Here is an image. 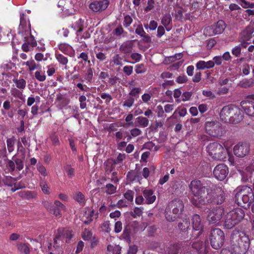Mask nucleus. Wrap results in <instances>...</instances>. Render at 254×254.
Returning a JSON list of instances; mask_svg holds the SVG:
<instances>
[{
    "label": "nucleus",
    "instance_id": "nucleus-1",
    "mask_svg": "<svg viewBox=\"0 0 254 254\" xmlns=\"http://www.w3.org/2000/svg\"><path fill=\"white\" fill-rule=\"evenodd\" d=\"M192 196L190 202L196 207L209 204H221L226 199V194L219 186L206 188L199 180H193L189 186Z\"/></svg>",
    "mask_w": 254,
    "mask_h": 254
},
{
    "label": "nucleus",
    "instance_id": "nucleus-2",
    "mask_svg": "<svg viewBox=\"0 0 254 254\" xmlns=\"http://www.w3.org/2000/svg\"><path fill=\"white\" fill-rule=\"evenodd\" d=\"M251 244L249 236L245 232L235 230L230 237V246L235 254H246Z\"/></svg>",
    "mask_w": 254,
    "mask_h": 254
},
{
    "label": "nucleus",
    "instance_id": "nucleus-3",
    "mask_svg": "<svg viewBox=\"0 0 254 254\" xmlns=\"http://www.w3.org/2000/svg\"><path fill=\"white\" fill-rule=\"evenodd\" d=\"M235 199L239 206L249 208L254 202V193L252 188L247 186L242 187L236 193Z\"/></svg>",
    "mask_w": 254,
    "mask_h": 254
},
{
    "label": "nucleus",
    "instance_id": "nucleus-4",
    "mask_svg": "<svg viewBox=\"0 0 254 254\" xmlns=\"http://www.w3.org/2000/svg\"><path fill=\"white\" fill-rule=\"evenodd\" d=\"M240 110L236 106L229 105L223 107L220 117L225 123L234 124L240 120Z\"/></svg>",
    "mask_w": 254,
    "mask_h": 254
},
{
    "label": "nucleus",
    "instance_id": "nucleus-5",
    "mask_svg": "<svg viewBox=\"0 0 254 254\" xmlns=\"http://www.w3.org/2000/svg\"><path fill=\"white\" fill-rule=\"evenodd\" d=\"M184 209L182 200L176 199L169 203L165 209V217L169 222L175 221Z\"/></svg>",
    "mask_w": 254,
    "mask_h": 254
},
{
    "label": "nucleus",
    "instance_id": "nucleus-6",
    "mask_svg": "<svg viewBox=\"0 0 254 254\" xmlns=\"http://www.w3.org/2000/svg\"><path fill=\"white\" fill-rule=\"evenodd\" d=\"M245 213L243 209L237 208L229 212L224 221V227L228 229L233 228L244 218Z\"/></svg>",
    "mask_w": 254,
    "mask_h": 254
},
{
    "label": "nucleus",
    "instance_id": "nucleus-7",
    "mask_svg": "<svg viewBox=\"0 0 254 254\" xmlns=\"http://www.w3.org/2000/svg\"><path fill=\"white\" fill-rule=\"evenodd\" d=\"M225 235L219 228H214L211 230L209 235V241L212 248L215 250L220 249L223 245Z\"/></svg>",
    "mask_w": 254,
    "mask_h": 254
},
{
    "label": "nucleus",
    "instance_id": "nucleus-8",
    "mask_svg": "<svg viewBox=\"0 0 254 254\" xmlns=\"http://www.w3.org/2000/svg\"><path fill=\"white\" fill-rule=\"evenodd\" d=\"M207 149L209 155L214 160H222L225 158L226 151L220 144L217 142L210 143Z\"/></svg>",
    "mask_w": 254,
    "mask_h": 254
},
{
    "label": "nucleus",
    "instance_id": "nucleus-9",
    "mask_svg": "<svg viewBox=\"0 0 254 254\" xmlns=\"http://www.w3.org/2000/svg\"><path fill=\"white\" fill-rule=\"evenodd\" d=\"M207 133L214 137H220L225 134V129L218 122H206L205 125Z\"/></svg>",
    "mask_w": 254,
    "mask_h": 254
},
{
    "label": "nucleus",
    "instance_id": "nucleus-10",
    "mask_svg": "<svg viewBox=\"0 0 254 254\" xmlns=\"http://www.w3.org/2000/svg\"><path fill=\"white\" fill-rule=\"evenodd\" d=\"M207 212V220L210 224H216L220 222L224 214V209L221 207L209 209Z\"/></svg>",
    "mask_w": 254,
    "mask_h": 254
},
{
    "label": "nucleus",
    "instance_id": "nucleus-11",
    "mask_svg": "<svg viewBox=\"0 0 254 254\" xmlns=\"http://www.w3.org/2000/svg\"><path fill=\"white\" fill-rule=\"evenodd\" d=\"M73 237L72 231L65 228H60L58 229L57 233L54 238V244H58V241L65 240L66 243H69Z\"/></svg>",
    "mask_w": 254,
    "mask_h": 254
},
{
    "label": "nucleus",
    "instance_id": "nucleus-12",
    "mask_svg": "<svg viewBox=\"0 0 254 254\" xmlns=\"http://www.w3.org/2000/svg\"><path fill=\"white\" fill-rule=\"evenodd\" d=\"M225 28V23L223 20H219L217 23L205 28L204 33L206 35L212 36L221 34Z\"/></svg>",
    "mask_w": 254,
    "mask_h": 254
},
{
    "label": "nucleus",
    "instance_id": "nucleus-13",
    "mask_svg": "<svg viewBox=\"0 0 254 254\" xmlns=\"http://www.w3.org/2000/svg\"><path fill=\"white\" fill-rule=\"evenodd\" d=\"M250 145L247 142H239L234 147V153L238 157H244L250 152Z\"/></svg>",
    "mask_w": 254,
    "mask_h": 254
},
{
    "label": "nucleus",
    "instance_id": "nucleus-14",
    "mask_svg": "<svg viewBox=\"0 0 254 254\" xmlns=\"http://www.w3.org/2000/svg\"><path fill=\"white\" fill-rule=\"evenodd\" d=\"M19 33L24 34H30L31 24L28 16L24 14H20Z\"/></svg>",
    "mask_w": 254,
    "mask_h": 254
},
{
    "label": "nucleus",
    "instance_id": "nucleus-15",
    "mask_svg": "<svg viewBox=\"0 0 254 254\" xmlns=\"http://www.w3.org/2000/svg\"><path fill=\"white\" fill-rule=\"evenodd\" d=\"M229 173L228 168L224 164H220L217 165L213 170L214 177L220 181L224 180Z\"/></svg>",
    "mask_w": 254,
    "mask_h": 254
},
{
    "label": "nucleus",
    "instance_id": "nucleus-16",
    "mask_svg": "<svg viewBox=\"0 0 254 254\" xmlns=\"http://www.w3.org/2000/svg\"><path fill=\"white\" fill-rule=\"evenodd\" d=\"M191 223L194 232H197L195 234L196 237H197L201 235L203 232L204 226L200 216L197 214H193L191 218Z\"/></svg>",
    "mask_w": 254,
    "mask_h": 254
},
{
    "label": "nucleus",
    "instance_id": "nucleus-17",
    "mask_svg": "<svg viewBox=\"0 0 254 254\" xmlns=\"http://www.w3.org/2000/svg\"><path fill=\"white\" fill-rule=\"evenodd\" d=\"M108 4V0H94L90 3L89 7L94 12H101L105 10Z\"/></svg>",
    "mask_w": 254,
    "mask_h": 254
},
{
    "label": "nucleus",
    "instance_id": "nucleus-18",
    "mask_svg": "<svg viewBox=\"0 0 254 254\" xmlns=\"http://www.w3.org/2000/svg\"><path fill=\"white\" fill-rule=\"evenodd\" d=\"M241 106L246 114L250 116H254V100L242 101Z\"/></svg>",
    "mask_w": 254,
    "mask_h": 254
},
{
    "label": "nucleus",
    "instance_id": "nucleus-19",
    "mask_svg": "<svg viewBox=\"0 0 254 254\" xmlns=\"http://www.w3.org/2000/svg\"><path fill=\"white\" fill-rule=\"evenodd\" d=\"M51 209L50 213L53 214L57 217L60 218L62 215L61 211L65 209V206L60 201L57 200L54 201Z\"/></svg>",
    "mask_w": 254,
    "mask_h": 254
},
{
    "label": "nucleus",
    "instance_id": "nucleus-20",
    "mask_svg": "<svg viewBox=\"0 0 254 254\" xmlns=\"http://www.w3.org/2000/svg\"><path fill=\"white\" fill-rule=\"evenodd\" d=\"M254 32V28L253 26L249 25L246 27V28L240 33V39H243L245 41H251L253 34Z\"/></svg>",
    "mask_w": 254,
    "mask_h": 254
},
{
    "label": "nucleus",
    "instance_id": "nucleus-21",
    "mask_svg": "<svg viewBox=\"0 0 254 254\" xmlns=\"http://www.w3.org/2000/svg\"><path fill=\"white\" fill-rule=\"evenodd\" d=\"M133 42L131 40H127L123 43L120 47V51L123 54H130L133 47Z\"/></svg>",
    "mask_w": 254,
    "mask_h": 254
},
{
    "label": "nucleus",
    "instance_id": "nucleus-22",
    "mask_svg": "<svg viewBox=\"0 0 254 254\" xmlns=\"http://www.w3.org/2000/svg\"><path fill=\"white\" fill-rule=\"evenodd\" d=\"M142 194L146 199V203L148 204L153 203L156 200V197L152 190L145 189L142 191Z\"/></svg>",
    "mask_w": 254,
    "mask_h": 254
},
{
    "label": "nucleus",
    "instance_id": "nucleus-23",
    "mask_svg": "<svg viewBox=\"0 0 254 254\" xmlns=\"http://www.w3.org/2000/svg\"><path fill=\"white\" fill-rule=\"evenodd\" d=\"M136 229V224L132 223L127 225L125 227L123 236L126 239L130 238V236L132 232L135 233Z\"/></svg>",
    "mask_w": 254,
    "mask_h": 254
},
{
    "label": "nucleus",
    "instance_id": "nucleus-24",
    "mask_svg": "<svg viewBox=\"0 0 254 254\" xmlns=\"http://www.w3.org/2000/svg\"><path fill=\"white\" fill-rule=\"evenodd\" d=\"M190 219L187 216L182 219L178 223V226L179 230L182 232H186L190 227Z\"/></svg>",
    "mask_w": 254,
    "mask_h": 254
},
{
    "label": "nucleus",
    "instance_id": "nucleus-25",
    "mask_svg": "<svg viewBox=\"0 0 254 254\" xmlns=\"http://www.w3.org/2000/svg\"><path fill=\"white\" fill-rule=\"evenodd\" d=\"M149 125L148 119L143 116H139L136 118L135 126L140 127H147Z\"/></svg>",
    "mask_w": 254,
    "mask_h": 254
},
{
    "label": "nucleus",
    "instance_id": "nucleus-26",
    "mask_svg": "<svg viewBox=\"0 0 254 254\" xmlns=\"http://www.w3.org/2000/svg\"><path fill=\"white\" fill-rule=\"evenodd\" d=\"M58 48L61 52L67 55L71 54L73 51L72 47L66 43H61L59 44Z\"/></svg>",
    "mask_w": 254,
    "mask_h": 254
},
{
    "label": "nucleus",
    "instance_id": "nucleus-27",
    "mask_svg": "<svg viewBox=\"0 0 254 254\" xmlns=\"http://www.w3.org/2000/svg\"><path fill=\"white\" fill-rule=\"evenodd\" d=\"M204 244L203 241L198 240L194 242L192 244V248L196 251L198 254H203Z\"/></svg>",
    "mask_w": 254,
    "mask_h": 254
},
{
    "label": "nucleus",
    "instance_id": "nucleus-28",
    "mask_svg": "<svg viewBox=\"0 0 254 254\" xmlns=\"http://www.w3.org/2000/svg\"><path fill=\"white\" fill-rule=\"evenodd\" d=\"M181 244H174L170 245L168 248H167L166 252L168 254H178L180 249Z\"/></svg>",
    "mask_w": 254,
    "mask_h": 254
},
{
    "label": "nucleus",
    "instance_id": "nucleus-29",
    "mask_svg": "<svg viewBox=\"0 0 254 254\" xmlns=\"http://www.w3.org/2000/svg\"><path fill=\"white\" fill-rule=\"evenodd\" d=\"M29 246L30 245L28 243H19L17 244L18 251L20 253H24V254H29L30 253Z\"/></svg>",
    "mask_w": 254,
    "mask_h": 254
},
{
    "label": "nucleus",
    "instance_id": "nucleus-30",
    "mask_svg": "<svg viewBox=\"0 0 254 254\" xmlns=\"http://www.w3.org/2000/svg\"><path fill=\"white\" fill-rule=\"evenodd\" d=\"M88 66V68H87L84 74V78L86 82L90 83L91 82L93 77V71L94 70V69L93 68L91 67V66Z\"/></svg>",
    "mask_w": 254,
    "mask_h": 254
},
{
    "label": "nucleus",
    "instance_id": "nucleus-31",
    "mask_svg": "<svg viewBox=\"0 0 254 254\" xmlns=\"http://www.w3.org/2000/svg\"><path fill=\"white\" fill-rule=\"evenodd\" d=\"M121 248L119 246L115 247L109 245L107 247V254H121Z\"/></svg>",
    "mask_w": 254,
    "mask_h": 254
},
{
    "label": "nucleus",
    "instance_id": "nucleus-32",
    "mask_svg": "<svg viewBox=\"0 0 254 254\" xmlns=\"http://www.w3.org/2000/svg\"><path fill=\"white\" fill-rule=\"evenodd\" d=\"M55 57L57 60L60 64H62L63 65H65V66H66V64L68 62L67 57L59 53H56Z\"/></svg>",
    "mask_w": 254,
    "mask_h": 254
},
{
    "label": "nucleus",
    "instance_id": "nucleus-33",
    "mask_svg": "<svg viewBox=\"0 0 254 254\" xmlns=\"http://www.w3.org/2000/svg\"><path fill=\"white\" fill-rule=\"evenodd\" d=\"M23 65H26L28 67L29 71H33L39 68L40 65L37 64L33 60H30L24 63Z\"/></svg>",
    "mask_w": 254,
    "mask_h": 254
},
{
    "label": "nucleus",
    "instance_id": "nucleus-34",
    "mask_svg": "<svg viewBox=\"0 0 254 254\" xmlns=\"http://www.w3.org/2000/svg\"><path fill=\"white\" fill-rule=\"evenodd\" d=\"M161 24L164 26H169L172 23V17L170 13L165 14L161 18Z\"/></svg>",
    "mask_w": 254,
    "mask_h": 254
},
{
    "label": "nucleus",
    "instance_id": "nucleus-35",
    "mask_svg": "<svg viewBox=\"0 0 254 254\" xmlns=\"http://www.w3.org/2000/svg\"><path fill=\"white\" fill-rule=\"evenodd\" d=\"M123 59L119 54H115L112 58L111 64L114 65H123Z\"/></svg>",
    "mask_w": 254,
    "mask_h": 254
},
{
    "label": "nucleus",
    "instance_id": "nucleus-36",
    "mask_svg": "<svg viewBox=\"0 0 254 254\" xmlns=\"http://www.w3.org/2000/svg\"><path fill=\"white\" fill-rule=\"evenodd\" d=\"M13 82L15 84L17 88L20 89H24L26 87V82L23 78L13 79Z\"/></svg>",
    "mask_w": 254,
    "mask_h": 254
},
{
    "label": "nucleus",
    "instance_id": "nucleus-37",
    "mask_svg": "<svg viewBox=\"0 0 254 254\" xmlns=\"http://www.w3.org/2000/svg\"><path fill=\"white\" fill-rule=\"evenodd\" d=\"M74 30H76L77 36H79V33L83 31V24H82L81 19H79L72 26Z\"/></svg>",
    "mask_w": 254,
    "mask_h": 254
},
{
    "label": "nucleus",
    "instance_id": "nucleus-38",
    "mask_svg": "<svg viewBox=\"0 0 254 254\" xmlns=\"http://www.w3.org/2000/svg\"><path fill=\"white\" fill-rule=\"evenodd\" d=\"M117 187L112 184H107L105 186V192L109 195L114 194L116 192Z\"/></svg>",
    "mask_w": 254,
    "mask_h": 254
},
{
    "label": "nucleus",
    "instance_id": "nucleus-39",
    "mask_svg": "<svg viewBox=\"0 0 254 254\" xmlns=\"http://www.w3.org/2000/svg\"><path fill=\"white\" fill-rule=\"evenodd\" d=\"M25 35H30L29 37H25V42H26L30 46L33 48L37 45V42L35 39H34V37L31 35V34H25Z\"/></svg>",
    "mask_w": 254,
    "mask_h": 254
},
{
    "label": "nucleus",
    "instance_id": "nucleus-40",
    "mask_svg": "<svg viewBox=\"0 0 254 254\" xmlns=\"http://www.w3.org/2000/svg\"><path fill=\"white\" fill-rule=\"evenodd\" d=\"M35 77L36 79L40 82L44 81L46 79V76L45 71L41 70H37L35 72Z\"/></svg>",
    "mask_w": 254,
    "mask_h": 254
},
{
    "label": "nucleus",
    "instance_id": "nucleus-41",
    "mask_svg": "<svg viewBox=\"0 0 254 254\" xmlns=\"http://www.w3.org/2000/svg\"><path fill=\"white\" fill-rule=\"evenodd\" d=\"M130 57L133 61H134V62H131L127 61H126V62L131 64H134L139 62L141 60L142 56L141 54L138 53H132L131 54Z\"/></svg>",
    "mask_w": 254,
    "mask_h": 254
},
{
    "label": "nucleus",
    "instance_id": "nucleus-42",
    "mask_svg": "<svg viewBox=\"0 0 254 254\" xmlns=\"http://www.w3.org/2000/svg\"><path fill=\"white\" fill-rule=\"evenodd\" d=\"M74 199L80 205H83L84 204L85 197L84 195L81 192L78 191L76 193Z\"/></svg>",
    "mask_w": 254,
    "mask_h": 254
},
{
    "label": "nucleus",
    "instance_id": "nucleus-43",
    "mask_svg": "<svg viewBox=\"0 0 254 254\" xmlns=\"http://www.w3.org/2000/svg\"><path fill=\"white\" fill-rule=\"evenodd\" d=\"M137 176V173L135 171L130 170L127 174V179L128 181L132 182L136 180Z\"/></svg>",
    "mask_w": 254,
    "mask_h": 254
},
{
    "label": "nucleus",
    "instance_id": "nucleus-44",
    "mask_svg": "<svg viewBox=\"0 0 254 254\" xmlns=\"http://www.w3.org/2000/svg\"><path fill=\"white\" fill-rule=\"evenodd\" d=\"M50 138L51 140L53 145L59 146L60 145L58 135L55 132L53 133L50 135Z\"/></svg>",
    "mask_w": 254,
    "mask_h": 254
},
{
    "label": "nucleus",
    "instance_id": "nucleus-45",
    "mask_svg": "<svg viewBox=\"0 0 254 254\" xmlns=\"http://www.w3.org/2000/svg\"><path fill=\"white\" fill-rule=\"evenodd\" d=\"M40 186L44 194H49L51 193L50 188L48 187L46 182H40Z\"/></svg>",
    "mask_w": 254,
    "mask_h": 254
},
{
    "label": "nucleus",
    "instance_id": "nucleus-46",
    "mask_svg": "<svg viewBox=\"0 0 254 254\" xmlns=\"http://www.w3.org/2000/svg\"><path fill=\"white\" fill-rule=\"evenodd\" d=\"M37 169L39 173L43 176L46 177L48 175L46 168L42 164L39 163L37 165Z\"/></svg>",
    "mask_w": 254,
    "mask_h": 254
},
{
    "label": "nucleus",
    "instance_id": "nucleus-47",
    "mask_svg": "<svg viewBox=\"0 0 254 254\" xmlns=\"http://www.w3.org/2000/svg\"><path fill=\"white\" fill-rule=\"evenodd\" d=\"M135 71L137 74L143 73L146 72V68L144 64H138L135 66Z\"/></svg>",
    "mask_w": 254,
    "mask_h": 254
},
{
    "label": "nucleus",
    "instance_id": "nucleus-48",
    "mask_svg": "<svg viewBox=\"0 0 254 254\" xmlns=\"http://www.w3.org/2000/svg\"><path fill=\"white\" fill-rule=\"evenodd\" d=\"M92 232L87 229H85L82 234V237L83 240L85 241H88L92 238Z\"/></svg>",
    "mask_w": 254,
    "mask_h": 254
},
{
    "label": "nucleus",
    "instance_id": "nucleus-49",
    "mask_svg": "<svg viewBox=\"0 0 254 254\" xmlns=\"http://www.w3.org/2000/svg\"><path fill=\"white\" fill-rule=\"evenodd\" d=\"M142 210L141 208L135 207L133 211L130 212V215L133 218L139 217L142 215Z\"/></svg>",
    "mask_w": 254,
    "mask_h": 254
},
{
    "label": "nucleus",
    "instance_id": "nucleus-50",
    "mask_svg": "<svg viewBox=\"0 0 254 254\" xmlns=\"http://www.w3.org/2000/svg\"><path fill=\"white\" fill-rule=\"evenodd\" d=\"M11 95L14 97L20 100H22L23 99V95L22 92L16 88H14L11 90Z\"/></svg>",
    "mask_w": 254,
    "mask_h": 254
},
{
    "label": "nucleus",
    "instance_id": "nucleus-51",
    "mask_svg": "<svg viewBox=\"0 0 254 254\" xmlns=\"http://www.w3.org/2000/svg\"><path fill=\"white\" fill-rule=\"evenodd\" d=\"M134 99L132 97H128L127 100L123 102V107H127L128 108H131L134 102Z\"/></svg>",
    "mask_w": 254,
    "mask_h": 254
},
{
    "label": "nucleus",
    "instance_id": "nucleus-52",
    "mask_svg": "<svg viewBox=\"0 0 254 254\" xmlns=\"http://www.w3.org/2000/svg\"><path fill=\"white\" fill-rule=\"evenodd\" d=\"M134 192L131 190H127L124 194L125 198L127 200L132 202L133 199Z\"/></svg>",
    "mask_w": 254,
    "mask_h": 254
},
{
    "label": "nucleus",
    "instance_id": "nucleus-53",
    "mask_svg": "<svg viewBox=\"0 0 254 254\" xmlns=\"http://www.w3.org/2000/svg\"><path fill=\"white\" fill-rule=\"evenodd\" d=\"M232 53L235 57H239L242 53L241 46L237 45L232 49Z\"/></svg>",
    "mask_w": 254,
    "mask_h": 254
},
{
    "label": "nucleus",
    "instance_id": "nucleus-54",
    "mask_svg": "<svg viewBox=\"0 0 254 254\" xmlns=\"http://www.w3.org/2000/svg\"><path fill=\"white\" fill-rule=\"evenodd\" d=\"M155 0H148L147 5L144 8V10L145 12H148L152 10L154 7Z\"/></svg>",
    "mask_w": 254,
    "mask_h": 254
},
{
    "label": "nucleus",
    "instance_id": "nucleus-55",
    "mask_svg": "<svg viewBox=\"0 0 254 254\" xmlns=\"http://www.w3.org/2000/svg\"><path fill=\"white\" fill-rule=\"evenodd\" d=\"M135 33L136 34L140 36V37L145 34L146 32L144 30L142 24L141 23H140L137 25L135 30Z\"/></svg>",
    "mask_w": 254,
    "mask_h": 254
},
{
    "label": "nucleus",
    "instance_id": "nucleus-56",
    "mask_svg": "<svg viewBox=\"0 0 254 254\" xmlns=\"http://www.w3.org/2000/svg\"><path fill=\"white\" fill-rule=\"evenodd\" d=\"M96 57L100 62H103L107 60V56L105 53L101 52H95Z\"/></svg>",
    "mask_w": 254,
    "mask_h": 254
},
{
    "label": "nucleus",
    "instance_id": "nucleus-57",
    "mask_svg": "<svg viewBox=\"0 0 254 254\" xmlns=\"http://www.w3.org/2000/svg\"><path fill=\"white\" fill-rule=\"evenodd\" d=\"M132 22V19L129 15H127L124 17L123 24L125 27H128Z\"/></svg>",
    "mask_w": 254,
    "mask_h": 254
},
{
    "label": "nucleus",
    "instance_id": "nucleus-58",
    "mask_svg": "<svg viewBox=\"0 0 254 254\" xmlns=\"http://www.w3.org/2000/svg\"><path fill=\"white\" fill-rule=\"evenodd\" d=\"M77 59H81L85 63L87 62L88 66H91V62L88 60V54L85 52H82L80 54Z\"/></svg>",
    "mask_w": 254,
    "mask_h": 254
},
{
    "label": "nucleus",
    "instance_id": "nucleus-59",
    "mask_svg": "<svg viewBox=\"0 0 254 254\" xmlns=\"http://www.w3.org/2000/svg\"><path fill=\"white\" fill-rule=\"evenodd\" d=\"M124 33H127V32L124 31L122 26H118L113 31V34L117 36H120Z\"/></svg>",
    "mask_w": 254,
    "mask_h": 254
},
{
    "label": "nucleus",
    "instance_id": "nucleus-60",
    "mask_svg": "<svg viewBox=\"0 0 254 254\" xmlns=\"http://www.w3.org/2000/svg\"><path fill=\"white\" fill-rule=\"evenodd\" d=\"M105 171L107 174H109L111 173L113 169L114 168L115 164L113 163L110 162L109 161L105 163Z\"/></svg>",
    "mask_w": 254,
    "mask_h": 254
},
{
    "label": "nucleus",
    "instance_id": "nucleus-61",
    "mask_svg": "<svg viewBox=\"0 0 254 254\" xmlns=\"http://www.w3.org/2000/svg\"><path fill=\"white\" fill-rule=\"evenodd\" d=\"M133 68L132 66L126 65L123 68V71L127 76H129L133 72Z\"/></svg>",
    "mask_w": 254,
    "mask_h": 254
},
{
    "label": "nucleus",
    "instance_id": "nucleus-62",
    "mask_svg": "<svg viewBox=\"0 0 254 254\" xmlns=\"http://www.w3.org/2000/svg\"><path fill=\"white\" fill-rule=\"evenodd\" d=\"M101 228L104 232H110L111 230V229L110 228V223L109 221L104 222V223L102 224Z\"/></svg>",
    "mask_w": 254,
    "mask_h": 254
},
{
    "label": "nucleus",
    "instance_id": "nucleus-63",
    "mask_svg": "<svg viewBox=\"0 0 254 254\" xmlns=\"http://www.w3.org/2000/svg\"><path fill=\"white\" fill-rule=\"evenodd\" d=\"M253 83L251 79H245L241 82L240 84L244 88H248L252 85Z\"/></svg>",
    "mask_w": 254,
    "mask_h": 254
},
{
    "label": "nucleus",
    "instance_id": "nucleus-64",
    "mask_svg": "<svg viewBox=\"0 0 254 254\" xmlns=\"http://www.w3.org/2000/svg\"><path fill=\"white\" fill-rule=\"evenodd\" d=\"M188 78L187 76L184 74L179 75L176 79V81L179 83L182 84L187 82Z\"/></svg>",
    "mask_w": 254,
    "mask_h": 254
}]
</instances>
